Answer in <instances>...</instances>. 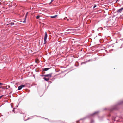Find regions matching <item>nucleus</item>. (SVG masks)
<instances>
[{
    "label": "nucleus",
    "mask_w": 123,
    "mask_h": 123,
    "mask_svg": "<svg viewBox=\"0 0 123 123\" xmlns=\"http://www.w3.org/2000/svg\"><path fill=\"white\" fill-rule=\"evenodd\" d=\"M122 105H123V100L118 101L111 107L108 108V112H112L114 111L118 110L120 108V106Z\"/></svg>",
    "instance_id": "nucleus-1"
},
{
    "label": "nucleus",
    "mask_w": 123,
    "mask_h": 123,
    "mask_svg": "<svg viewBox=\"0 0 123 123\" xmlns=\"http://www.w3.org/2000/svg\"><path fill=\"white\" fill-rule=\"evenodd\" d=\"M108 26H112L115 25V19L114 17H113L109 15L108 13Z\"/></svg>",
    "instance_id": "nucleus-2"
},
{
    "label": "nucleus",
    "mask_w": 123,
    "mask_h": 123,
    "mask_svg": "<svg viewBox=\"0 0 123 123\" xmlns=\"http://www.w3.org/2000/svg\"><path fill=\"white\" fill-rule=\"evenodd\" d=\"M52 74V73H51L49 74L43 75V76L48 78H49H49L51 77Z\"/></svg>",
    "instance_id": "nucleus-3"
},
{
    "label": "nucleus",
    "mask_w": 123,
    "mask_h": 123,
    "mask_svg": "<svg viewBox=\"0 0 123 123\" xmlns=\"http://www.w3.org/2000/svg\"><path fill=\"white\" fill-rule=\"evenodd\" d=\"M118 117H112V120L114 121H116L117 122L119 120L118 119Z\"/></svg>",
    "instance_id": "nucleus-4"
},
{
    "label": "nucleus",
    "mask_w": 123,
    "mask_h": 123,
    "mask_svg": "<svg viewBox=\"0 0 123 123\" xmlns=\"http://www.w3.org/2000/svg\"><path fill=\"white\" fill-rule=\"evenodd\" d=\"M123 9V7H122L121 8L119 9L118 10L116 11V12L118 13H121Z\"/></svg>",
    "instance_id": "nucleus-5"
},
{
    "label": "nucleus",
    "mask_w": 123,
    "mask_h": 123,
    "mask_svg": "<svg viewBox=\"0 0 123 123\" xmlns=\"http://www.w3.org/2000/svg\"><path fill=\"white\" fill-rule=\"evenodd\" d=\"M25 86L24 85H22L18 86V90H20L23 87H24Z\"/></svg>",
    "instance_id": "nucleus-6"
},
{
    "label": "nucleus",
    "mask_w": 123,
    "mask_h": 123,
    "mask_svg": "<svg viewBox=\"0 0 123 123\" xmlns=\"http://www.w3.org/2000/svg\"><path fill=\"white\" fill-rule=\"evenodd\" d=\"M99 111H96L94 112V113H93V114H91L90 115V116H93L94 115L97 114L99 112Z\"/></svg>",
    "instance_id": "nucleus-7"
},
{
    "label": "nucleus",
    "mask_w": 123,
    "mask_h": 123,
    "mask_svg": "<svg viewBox=\"0 0 123 123\" xmlns=\"http://www.w3.org/2000/svg\"><path fill=\"white\" fill-rule=\"evenodd\" d=\"M74 30L73 29H68L67 30V33H70L71 32Z\"/></svg>",
    "instance_id": "nucleus-8"
},
{
    "label": "nucleus",
    "mask_w": 123,
    "mask_h": 123,
    "mask_svg": "<svg viewBox=\"0 0 123 123\" xmlns=\"http://www.w3.org/2000/svg\"><path fill=\"white\" fill-rule=\"evenodd\" d=\"M28 13V12H27L26 13V15L25 16L24 21H23V23H25L26 22V18H27V15Z\"/></svg>",
    "instance_id": "nucleus-9"
},
{
    "label": "nucleus",
    "mask_w": 123,
    "mask_h": 123,
    "mask_svg": "<svg viewBox=\"0 0 123 123\" xmlns=\"http://www.w3.org/2000/svg\"><path fill=\"white\" fill-rule=\"evenodd\" d=\"M14 24V22H11L9 24H7V25H12Z\"/></svg>",
    "instance_id": "nucleus-10"
},
{
    "label": "nucleus",
    "mask_w": 123,
    "mask_h": 123,
    "mask_svg": "<svg viewBox=\"0 0 123 123\" xmlns=\"http://www.w3.org/2000/svg\"><path fill=\"white\" fill-rule=\"evenodd\" d=\"M47 33L46 32H45L44 39H47Z\"/></svg>",
    "instance_id": "nucleus-11"
},
{
    "label": "nucleus",
    "mask_w": 123,
    "mask_h": 123,
    "mask_svg": "<svg viewBox=\"0 0 123 123\" xmlns=\"http://www.w3.org/2000/svg\"><path fill=\"white\" fill-rule=\"evenodd\" d=\"M43 79H44V80L46 81H48V80H49V78H46L45 77H44V78H43Z\"/></svg>",
    "instance_id": "nucleus-12"
},
{
    "label": "nucleus",
    "mask_w": 123,
    "mask_h": 123,
    "mask_svg": "<svg viewBox=\"0 0 123 123\" xmlns=\"http://www.w3.org/2000/svg\"><path fill=\"white\" fill-rule=\"evenodd\" d=\"M57 16V15H56L55 16H51L50 17L51 18H54L56 17Z\"/></svg>",
    "instance_id": "nucleus-13"
},
{
    "label": "nucleus",
    "mask_w": 123,
    "mask_h": 123,
    "mask_svg": "<svg viewBox=\"0 0 123 123\" xmlns=\"http://www.w3.org/2000/svg\"><path fill=\"white\" fill-rule=\"evenodd\" d=\"M49 68H44L43 70L45 71H46L48 70L49 69Z\"/></svg>",
    "instance_id": "nucleus-14"
},
{
    "label": "nucleus",
    "mask_w": 123,
    "mask_h": 123,
    "mask_svg": "<svg viewBox=\"0 0 123 123\" xmlns=\"http://www.w3.org/2000/svg\"><path fill=\"white\" fill-rule=\"evenodd\" d=\"M46 40L47 39H44V44H45L46 42H47V41H46Z\"/></svg>",
    "instance_id": "nucleus-15"
},
{
    "label": "nucleus",
    "mask_w": 123,
    "mask_h": 123,
    "mask_svg": "<svg viewBox=\"0 0 123 123\" xmlns=\"http://www.w3.org/2000/svg\"><path fill=\"white\" fill-rule=\"evenodd\" d=\"M40 17L39 16H37L36 17V18L37 19H38Z\"/></svg>",
    "instance_id": "nucleus-16"
},
{
    "label": "nucleus",
    "mask_w": 123,
    "mask_h": 123,
    "mask_svg": "<svg viewBox=\"0 0 123 123\" xmlns=\"http://www.w3.org/2000/svg\"><path fill=\"white\" fill-rule=\"evenodd\" d=\"M94 122L93 120H91V122L90 123H94Z\"/></svg>",
    "instance_id": "nucleus-17"
},
{
    "label": "nucleus",
    "mask_w": 123,
    "mask_h": 123,
    "mask_svg": "<svg viewBox=\"0 0 123 123\" xmlns=\"http://www.w3.org/2000/svg\"><path fill=\"white\" fill-rule=\"evenodd\" d=\"M14 109H14H14H13V110H12V111H13V112H14V113H15V111H15V110H14Z\"/></svg>",
    "instance_id": "nucleus-18"
},
{
    "label": "nucleus",
    "mask_w": 123,
    "mask_h": 123,
    "mask_svg": "<svg viewBox=\"0 0 123 123\" xmlns=\"http://www.w3.org/2000/svg\"><path fill=\"white\" fill-rule=\"evenodd\" d=\"M96 6V5H95L93 7V8H95Z\"/></svg>",
    "instance_id": "nucleus-19"
},
{
    "label": "nucleus",
    "mask_w": 123,
    "mask_h": 123,
    "mask_svg": "<svg viewBox=\"0 0 123 123\" xmlns=\"http://www.w3.org/2000/svg\"><path fill=\"white\" fill-rule=\"evenodd\" d=\"M108 40H109V39H111V37H110L109 36H108Z\"/></svg>",
    "instance_id": "nucleus-20"
},
{
    "label": "nucleus",
    "mask_w": 123,
    "mask_h": 123,
    "mask_svg": "<svg viewBox=\"0 0 123 123\" xmlns=\"http://www.w3.org/2000/svg\"><path fill=\"white\" fill-rule=\"evenodd\" d=\"M54 0H51V2L49 3V4H50V3L52 2Z\"/></svg>",
    "instance_id": "nucleus-21"
},
{
    "label": "nucleus",
    "mask_w": 123,
    "mask_h": 123,
    "mask_svg": "<svg viewBox=\"0 0 123 123\" xmlns=\"http://www.w3.org/2000/svg\"><path fill=\"white\" fill-rule=\"evenodd\" d=\"M85 63L84 62H82L81 63V64H85Z\"/></svg>",
    "instance_id": "nucleus-22"
},
{
    "label": "nucleus",
    "mask_w": 123,
    "mask_h": 123,
    "mask_svg": "<svg viewBox=\"0 0 123 123\" xmlns=\"http://www.w3.org/2000/svg\"><path fill=\"white\" fill-rule=\"evenodd\" d=\"M3 84V83H0V85H2Z\"/></svg>",
    "instance_id": "nucleus-23"
},
{
    "label": "nucleus",
    "mask_w": 123,
    "mask_h": 123,
    "mask_svg": "<svg viewBox=\"0 0 123 123\" xmlns=\"http://www.w3.org/2000/svg\"><path fill=\"white\" fill-rule=\"evenodd\" d=\"M29 119V118H28L27 119H26V120H25V121H26L27 120H28Z\"/></svg>",
    "instance_id": "nucleus-24"
},
{
    "label": "nucleus",
    "mask_w": 123,
    "mask_h": 123,
    "mask_svg": "<svg viewBox=\"0 0 123 123\" xmlns=\"http://www.w3.org/2000/svg\"><path fill=\"white\" fill-rule=\"evenodd\" d=\"M110 115H110V114H108V117L109 116H110Z\"/></svg>",
    "instance_id": "nucleus-25"
},
{
    "label": "nucleus",
    "mask_w": 123,
    "mask_h": 123,
    "mask_svg": "<svg viewBox=\"0 0 123 123\" xmlns=\"http://www.w3.org/2000/svg\"><path fill=\"white\" fill-rule=\"evenodd\" d=\"M112 41V40H111L110 41H109H109H108V43L109 42H110L111 41Z\"/></svg>",
    "instance_id": "nucleus-26"
},
{
    "label": "nucleus",
    "mask_w": 123,
    "mask_h": 123,
    "mask_svg": "<svg viewBox=\"0 0 123 123\" xmlns=\"http://www.w3.org/2000/svg\"><path fill=\"white\" fill-rule=\"evenodd\" d=\"M99 29H100V28H98V29H97V30H98V31Z\"/></svg>",
    "instance_id": "nucleus-27"
},
{
    "label": "nucleus",
    "mask_w": 123,
    "mask_h": 123,
    "mask_svg": "<svg viewBox=\"0 0 123 123\" xmlns=\"http://www.w3.org/2000/svg\"><path fill=\"white\" fill-rule=\"evenodd\" d=\"M106 109H107V108H105V109H104V110H106Z\"/></svg>",
    "instance_id": "nucleus-28"
},
{
    "label": "nucleus",
    "mask_w": 123,
    "mask_h": 123,
    "mask_svg": "<svg viewBox=\"0 0 123 123\" xmlns=\"http://www.w3.org/2000/svg\"><path fill=\"white\" fill-rule=\"evenodd\" d=\"M110 46V45H109H109H108V47L109 46Z\"/></svg>",
    "instance_id": "nucleus-29"
},
{
    "label": "nucleus",
    "mask_w": 123,
    "mask_h": 123,
    "mask_svg": "<svg viewBox=\"0 0 123 123\" xmlns=\"http://www.w3.org/2000/svg\"><path fill=\"white\" fill-rule=\"evenodd\" d=\"M105 27L106 28V29H107L108 28V27Z\"/></svg>",
    "instance_id": "nucleus-30"
},
{
    "label": "nucleus",
    "mask_w": 123,
    "mask_h": 123,
    "mask_svg": "<svg viewBox=\"0 0 123 123\" xmlns=\"http://www.w3.org/2000/svg\"><path fill=\"white\" fill-rule=\"evenodd\" d=\"M0 88H2L1 87H0Z\"/></svg>",
    "instance_id": "nucleus-31"
},
{
    "label": "nucleus",
    "mask_w": 123,
    "mask_h": 123,
    "mask_svg": "<svg viewBox=\"0 0 123 123\" xmlns=\"http://www.w3.org/2000/svg\"><path fill=\"white\" fill-rule=\"evenodd\" d=\"M0 4H1V3L0 2Z\"/></svg>",
    "instance_id": "nucleus-32"
}]
</instances>
